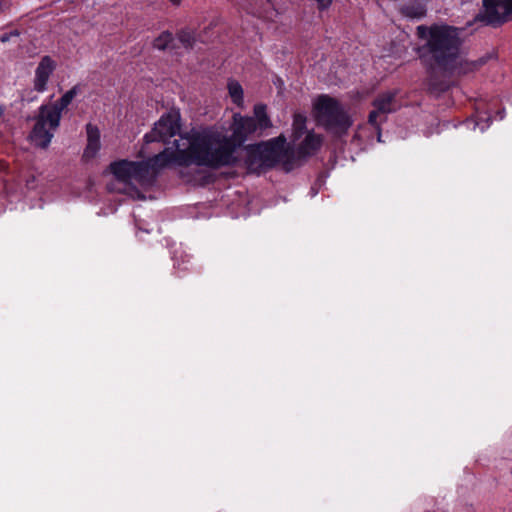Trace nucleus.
Wrapping results in <instances>:
<instances>
[{
    "label": "nucleus",
    "instance_id": "obj_21",
    "mask_svg": "<svg viewBox=\"0 0 512 512\" xmlns=\"http://www.w3.org/2000/svg\"><path fill=\"white\" fill-rule=\"evenodd\" d=\"M26 186L29 188V189H34L36 187V181H37V177L34 175V174H30L27 176L26 178Z\"/></svg>",
    "mask_w": 512,
    "mask_h": 512
},
{
    "label": "nucleus",
    "instance_id": "obj_12",
    "mask_svg": "<svg viewBox=\"0 0 512 512\" xmlns=\"http://www.w3.org/2000/svg\"><path fill=\"white\" fill-rule=\"evenodd\" d=\"M87 145L83 153V158L91 159L96 156L100 149V131L97 126L88 123L86 125Z\"/></svg>",
    "mask_w": 512,
    "mask_h": 512
},
{
    "label": "nucleus",
    "instance_id": "obj_4",
    "mask_svg": "<svg viewBox=\"0 0 512 512\" xmlns=\"http://www.w3.org/2000/svg\"><path fill=\"white\" fill-rule=\"evenodd\" d=\"M314 109L319 124L329 131L344 133L352 124L341 104L328 95L319 96Z\"/></svg>",
    "mask_w": 512,
    "mask_h": 512
},
{
    "label": "nucleus",
    "instance_id": "obj_5",
    "mask_svg": "<svg viewBox=\"0 0 512 512\" xmlns=\"http://www.w3.org/2000/svg\"><path fill=\"white\" fill-rule=\"evenodd\" d=\"M398 93L397 89L383 91L372 101L373 109L368 115V123L377 131L378 141H381V125L387 120V116L399 107L396 99Z\"/></svg>",
    "mask_w": 512,
    "mask_h": 512
},
{
    "label": "nucleus",
    "instance_id": "obj_20",
    "mask_svg": "<svg viewBox=\"0 0 512 512\" xmlns=\"http://www.w3.org/2000/svg\"><path fill=\"white\" fill-rule=\"evenodd\" d=\"M314 1L317 3V8L319 11L327 10L333 2V0H314Z\"/></svg>",
    "mask_w": 512,
    "mask_h": 512
},
{
    "label": "nucleus",
    "instance_id": "obj_15",
    "mask_svg": "<svg viewBox=\"0 0 512 512\" xmlns=\"http://www.w3.org/2000/svg\"><path fill=\"white\" fill-rule=\"evenodd\" d=\"M254 115H255L254 118L256 120L257 127L260 130H264V129H267V128L271 127V121H270V118L267 115L266 106L265 105H263V104L255 105V107H254Z\"/></svg>",
    "mask_w": 512,
    "mask_h": 512
},
{
    "label": "nucleus",
    "instance_id": "obj_2",
    "mask_svg": "<svg viewBox=\"0 0 512 512\" xmlns=\"http://www.w3.org/2000/svg\"><path fill=\"white\" fill-rule=\"evenodd\" d=\"M416 34L425 41L416 51L427 70V86L431 93L447 91L452 76L474 72L484 64L482 59L470 61L463 57V42L456 27L446 24L419 25Z\"/></svg>",
    "mask_w": 512,
    "mask_h": 512
},
{
    "label": "nucleus",
    "instance_id": "obj_14",
    "mask_svg": "<svg viewBox=\"0 0 512 512\" xmlns=\"http://www.w3.org/2000/svg\"><path fill=\"white\" fill-rule=\"evenodd\" d=\"M401 14L408 18H422L426 14V7L418 1H412L400 9Z\"/></svg>",
    "mask_w": 512,
    "mask_h": 512
},
{
    "label": "nucleus",
    "instance_id": "obj_6",
    "mask_svg": "<svg viewBox=\"0 0 512 512\" xmlns=\"http://www.w3.org/2000/svg\"><path fill=\"white\" fill-rule=\"evenodd\" d=\"M60 120L57 112H50L43 105L39 108L34 128L30 134L31 142L40 148H47L53 137V131L59 126Z\"/></svg>",
    "mask_w": 512,
    "mask_h": 512
},
{
    "label": "nucleus",
    "instance_id": "obj_23",
    "mask_svg": "<svg viewBox=\"0 0 512 512\" xmlns=\"http://www.w3.org/2000/svg\"><path fill=\"white\" fill-rule=\"evenodd\" d=\"M174 5H179L181 0H169Z\"/></svg>",
    "mask_w": 512,
    "mask_h": 512
},
{
    "label": "nucleus",
    "instance_id": "obj_7",
    "mask_svg": "<svg viewBox=\"0 0 512 512\" xmlns=\"http://www.w3.org/2000/svg\"><path fill=\"white\" fill-rule=\"evenodd\" d=\"M512 18V0H483L476 19L487 25L500 26Z\"/></svg>",
    "mask_w": 512,
    "mask_h": 512
},
{
    "label": "nucleus",
    "instance_id": "obj_17",
    "mask_svg": "<svg viewBox=\"0 0 512 512\" xmlns=\"http://www.w3.org/2000/svg\"><path fill=\"white\" fill-rule=\"evenodd\" d=\"M306 129V117L302 114H294L293 117V140H298Z\"/></svg>",
    "mask_w": 512,
    "mask_h": 512
},
{
    "label": "nucleus",
    "instance_id": "obj_24",
    "mask_svg": "<svg viewBox=\"0 0 512 512\" xmlns=\"http://www.w3.org/2000/svg\"><path fill=\"white\" fill-rule=\"evenodd\" d=\"M5 167H6V166H5V164H4L2 161H0V172H1L2 170H4V169H5Z\"/></svg>",
    "mask_w": 512,
    "mask_h": 512
},
{
    "label": "nucleus",
    "instance_id": "obj_8",
    "mask_svg": "<svg viewBox=\"0 0 512 512\" xmlns=\"http://www.w3.org/2000/svg\"><path fill=\"white\" fill-rule=\"evenodd\" d=\"M179 130V114L177 112H169L161 116L158 122L155 123L153 129L144 136V139L147 143H165L175 136Z\"/></svg>",
    "mask_w": 512,
    "mask_h": 512
},
{
    "label": "nucleus",
    "instance_id": "obj_22",
    "mask_svg": "<svg viewBox=\"0 0 512 512\" xmlns=\"http://www.w3.org/2000/svg\"><path fill=\"white\" fill-rule=\"evenodd\" d=\"M12 36H19V32L17 30H14L10 33H4L0 36V41L6 43L10 40Z\"/></svg>",
    "mask_w": 512,
    "mask_h": 512
},
{
    "label": "nucleus",
    "instance_id": "obj_3",
    "mask_svg": "<svg viewBox=\"0 0 512 512\" xmlns=\"http://www.w3.org/2000/svg\"><path fill=\"white\" fill-rule=\"evenodd\" d=\"M245 151L246 163L250 168H271L281 164L286 171H290L296 167L294 148L287 145L284 136L248 145Z\"/></svg>",
    "mask_w": 512,
    "mask_h": 512
},
{
    "label": "nucleus",
    "instance_id": "obj_9",
    "mask_svg": "<svg viewBox=\"0 0 512 512\" xmlns=\"http://www.w3.org/2000/svg\"><path fill=\"white\" fill-rule=\"evenodd\" d=\"M258 129L255 118L235 113L231 124L232 134L228 136V140L237 152V149L240 148L249 136L254 134Z\"/></svg>",
    "mask_w": 512,
    "mask_h": 512
},
{
    "label": "nucleus",
    "instance_id": "obj_10",
    "mask_svg": "<svg viewBox=\"0 0 512 512\" xmlns=\"http://www.w3.org/2000/svg\"><path fill=\"white\" fill-rule=\"evenodd\" d=\"M323 138L314 132H308L303 141L294 149L296 167L304 160L314 155L322 146Z\"/></svg>",
    "mask_w": 512,
    "mask_h": 512
},
{
    "label": "nucleus",
    "instance_id": "obj_1",
    "mask_svg": "<svg viewBox=\"0 0 512 512\" xmlns=\"http://www.w3.org/2000/svg\"><path fill=\"white\" fill-rule=\"evenodd\" d=\"M176 149L166 148L147 161L121 160L110 165L116 179L127 185L151 186L157 174L170 165L218 169L238 161L228 135L212 129L193 131L175 141Z\"/></svg>",
    "mask_w": 512,
    "mask_h": 512
},
{
    "label": "nucleus",
    "instance_id": "obj_11",
    "mask_svg": "<svg viewBox=\"0 0 512 512\" xmlns=\"http://www.w3.org/2000/svg\"><path fill=\"white\" fill-rule=\"evenodd\" d=\"M55 69V62L49 57L44 56L35 70L34 89L43 92L46 89L50 75Z\"/></svg>",
    "mask_w": 512,
    "mask_h": 512
},
{
    "label": "nucleus",
    "instance_id": "obj_13",
    "mask_svg": "<svg viewBox=\"0 0 512 512\" xmlns=\"http://www.w3.org/2000/svg\"><path fill=\"white\" fill-rule=\"evenodd\" d=\"M79 88L78 86L72 87L70 90H68L64 95L55 103L50 105H43L45 108H47L50 112L55 111L59 115V120L61 119L62 111L65 110L72 100L75 98V96L78 94Z\"/></svg>",
    "mask_w": 512,
    "mask_h": 512
},
{
    "label": "nucleus",
    "instance_id": "obj_18",
    "mask_svg": "<svg viewBox=\"0 0 512 512\" xmlns=\"http://www.w3.org/2000/svg\"><path fill=\"white\" fill-rule=\"evenodd\" d=\"M173 41V35L169 31L162 32L154 41L153 47L158 50H165Z\"/></svg>",
    "mask_w": 512,
    "mask_h": 512
},
{
    "label": "nucleus",
    "instance_id": "obj_16",
    "mask_svg": "<svg viewBox=\"0 0 512 512\" xmlns=\"http://www.w3.org/2000/svg\"><path fill=\"white\" fill-rule=\"evenodd\" d=\"M228 91L232 101L241 106L243 104V89L239 82L231 80L228 82Z\"/></svg>",
    "mask_w": 512,
    "mask_h": 512
},
{
    "label": "nucleus",
    "instance_id": "obj_19",
    "mask_svg": "<svg viewBox=\"0 0 512 512\" xmlns=\"http://www.w3.org/2000/svg\"><path fill=\"white\" fill-rule=\"evenodd\" d=\"M179 41L186 48H191L195 42L194 33L189 29H183L177 34Z\"/></svg>",
    "mask_w": 512,
    "mask_h": 512
}]
</instances>
